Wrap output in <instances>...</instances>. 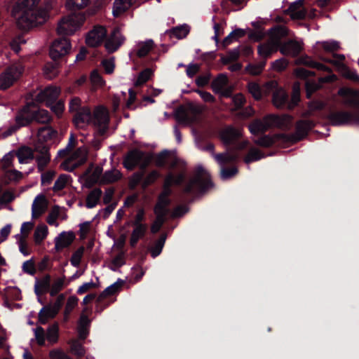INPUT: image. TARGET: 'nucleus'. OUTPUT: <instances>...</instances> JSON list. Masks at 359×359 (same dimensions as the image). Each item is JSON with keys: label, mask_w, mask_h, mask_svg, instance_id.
Segmentation results:
<instances>
[{"label": "nucleus", "mask_w": 359, "mask_h": 359, "mask_svg": "<svg viewBox=\"0 0 359 359\" xmlns=\"http://www.w3.org/2000/svg\"><path fill=\"white\" fill-rule=\"evenodd\" d=\"M153 74V71L151 69H146L142 72L140 73L137 81H135V85H142L147 82Z\"/></svg>", "instance_id": "63"}, {"label": "nucleus", "mask_w": 359, "mask_h": 359, "mask_svg": "<svg viewBox=\"0 0 359 359\" xmlns=\"http://www.w3.org/2000/svg\"><path fill=\"white\" fill-rule=\"evenodd\" d=\"M16 156L20 163L27 164L34 158L35 153L30 148L23 147L18 150Z\"/></svg>", "instance_id": "31"}, {"label": "nucleus", "mask_w": 359, "mask_h": 359, "mask_svg": "<svg viewBox=\"0 0 359 359\" xmlns=\"http://www.w3.org/2000/svg\"><path fill=\"white\" fill-rule=\"evenodd\" d=\"M72 177L69 175L62 174L60 175L53 187V189L54 191H59L63 189L67 185L71 184Z\"/></svg>", "instance_id": "42"}, {"label": "nucleus", "mask_w": 359, "mask_h": 359, "mask_svg": "<svg viewBox=\"0 0 359 359\" xmlns=\"http://www.w3.org/2000/svg\"><path fill=\"white\" fill-rule=\"evenodd\" d=\"M241 134L242 130L241 129L229 126L221 132L220 137L224 144H229L240 137Z\"/></svg>", "instance_id": "27"}, {"label": "nucleus", "mask_w": 359, "mask_h": 359, "mask_svg": "<svg viewBox=\"0 0 359 359\" xmlns=\"http://www.w3.org/2000/svg\"><path fill=\"white\" fill-rule=\"evenodd\" d=\"M50 359H72L64 351L60 348H55L49 352Z\"/></svg>", "instance_id": "64"}, {"label": "nucleus", "mask_w": 359, "mask_h": 359, "mask_svg": "<svg viewBox=\"0 0 359 359\" xmlns=\"http://www.w3.org/2000/svg\"><path fill=\"white\" fill-rule=\"evenodd\" d=\"M329 120L333 126L359 125V111H341L331 114Z\"/></svg>", "instance_id": "11"}, {"label": "nucleus", "mask_w": 359, "mask_h": 359, "mask_svg": "<svg viewBox=\"0 0 359 359\" xmlns=\"http://www.w3.org/2000/svg\"><path fill=\"white\" fill-rule=\"evenodd\" d=\"M122 177L121 172L116 169L105 171L102 177V184H109L119 180Z\"/></svg>", "instance_id": "37"}, {"label": "nucleus", "mask_w": 359, "mask_h": 359, "mask_svg": "<svg viewBox=\"0 0 359 359\" xmlns=\"http://www.w3.org/2000/svg\"><path fill=\"white\" fill-rule=\"evenodd\" d=\"M69 110L73 114L74 123L79 128L92 125L100 135H103L108 129L109 112L103 106L97 107L92 114L88 106L82 105L79 97H74L69 102Z\"/></svg>", "instance_id": "1"}, {"label": "nucleus", "mask_w": 359, "mask_h": 359, "mask_svg": "<svg viewBox=\"0 0 359 359\" xmlns=\"http://www.w3.org/2000/svg\"><path fill=\"white\" fill-rule=\"evenodd\" d=\"M135 228L132 231L131 237H130V245L134 246L136 245L137 241L143 237L144 235L147 226V224H138L134 225Z\"/></svg>", "instance_id": "38"}, {"label": "nucleus", "mask_w": 359, "mask_h": 359, "mask_svg": "<svg viewBox=\"0 0 359 359\" xmlns=\"http://www.w3.org/2000/svg\"><path fill=\"white\" fill-rule=\"evenodd\" d=\"M90 325V320L85 315H81L79 322L78 332L81 339H84L88 334V327Z\"/></svg>", "instance_id": "39"}, {"label": "nucleus", "mask_w": 359, "mask_h": 359, "mask_svg": "<svg viewBox=\"0 0 359 359\" xmlns=\"http://www.w3.org/2000/svg\"><path fill=\"white\" fill-rule=\"evenodd\" d=\"M104 48L108 53L116 51L125 42L126 37L118 27L113 29L109 36H106Z\"/></svg>", "instance_id": "14"}, {"label": "nucleus", "mask_w": 359, "mask_h": 359, "mask_svg": "<svg viewBox=\"0 0 359 359\" xmlns=\"http://www.w3.org/2000/svg\"><path fill=\"white\" fill-rule=\"evenodd\" d=\"M35 152L37 153V154H35L34 158H36L38 168L40 171H42L50 161L49 150L46 147H42L36 149Z\"/></svg>", "instance_id": "28"}, {"label": "nucleus", "mask_w": 359, "mask_h": 359, "mask_svg": "<svg viewBox=\"0 0 359 359\" xmlns=\"http://www.w3.org/2000/svg\"><path fill=\"white\" fill-rule=\"evenodd\" d=\"M106 36L107 29L104 27L100 25L95 26L88 33L86 38V41L88 46L91 47H96L100 46L103 42V40L106 38Z\"/></svg>", "instance_id": "20"}, {"label": "nucleus", "mask_w": 359, "mask_h": 359, "mask_svg": "<svg viewBox=\"0 0 359 359\" xmlns=\"http://www.w3.org/2000/svg\"><path fill=\"white\" fill-rule=\"evenodd\" d=\"M300 100V85L299 83H295L293 86V92L291 100L288 102L287 107L291 109L294 108Z\"/></svg>", "instance_id": "49"}, {"label": "nucleus", "mask_w": 359, "mask_h": 359, "mask_svg": "<svg viewBox=\"0 0 359 359\" xmlns=\"http://www.w3.org/2000/svg\"><path fill=\"white\" fill-rule=\"evenodd\" d=\"M72 45L68 39L62 38L54 41L50 48V56L55 60L67 54L71 50Z\"/></svg>", "instance_id": "17"}, {"label": "nucleus", "mask_w": 359, "mask_h": 359, "mask_svg": "<svg viewBox=\"0 0 359 359\" xmlns=\"http://www.w3.org/2000/svg\"><path fill=\"white\" fill-rule=\"evenodd\" d=\"M327 62L334 65L344 77L359 82V76L355 70L349 69L343 62H337L331 60H327Z\"/></svg>", "instance_id": "29"}, {"label": "nucleus", "mask_w": 359, "mask_h": 359, "mask_svg": "<svg viewBox=\"0 0 359 359\" xmlns=\"http://www.w3.org/2000/svg\"><path fill=\"white\" fill-rule=\"evenodd\" d=\"M133 0H115L112 13L114 17H118L127 11L132 5Z\"/></svg>", "instance_id": "35"}, {"label": "nucleus", "mask_w": 359, "mask_h": 359, "mask_svg": "<svg viewBox=\"0 0 359 359\" xmlns=\"http://www.w3.org/2000/svg\"><path fill=\"white\" fill-rule=\"evenodd\" d=\"M313 126V122L310 121H301L297 123L296 132H295V140H299L306 136L307 132Z\"/></svg>", "instance_id": "34"}, {"label": "nucleus", "mask_w": 359, "mask_h": 359, "mask_svg": "<svg viewBox=\"0 0 359 359\" xmlns=\"http://www.w3.org/2000/svg\"><path fill=\"white\" fill-rule=\"evenodd\" d=\"M336 76L334 74H330L329 76L321 77L318 81H309L306 83V96L309 98L312 93L319 89L323 83L331 82L336 80Z\"/></svg>", "instance_id": "24"}, {"label": "nucleus", "mask_w": 359, "mask_h": 359, "mask_svg": "<svg viewBox=\"0 0 359 359\" xmlns=\"http://www.w3.org/2000/svg\"><path fill=\"white\" fill-rule=\"evenodd\" d=\"M47 208V201L43 194L36 196L32 206V217L36 218L41 215Z\"/></svg>", "instance_id": "25"}, {"label": "nucleus", "mask_w": 359, "mask_h": 359, "mask_svg": "<svg viewBox=\"0 0 359 359\" xmlns=\"http://www.w3.org/2000/svg\"><path fill=\"white\" fill-rule=\"evenodd\" d=\"M102 191L100 188H95L90 191L86 197V206L88 209L95 208L101 198Z\"/></svg>", "instance_id": "33"}, {"label": "nucleus", "mask_w": 359, "mask_h": 359, "mask_svg": "<svg viewBox=\"0 0 359 359\" xmlns=\"http://www.w3.org/2000/svg\"><path fill=\"white\" fill-rule=\"evenodd\" d=\"M212 156L222 168H224L225 164L234 161L238 155L235 151H227L223 154H212Z\"/></svg>", "instance_id": "30"}, {"label": "nucleus", "mask_w": 359, "mask_h": 359, "mask_svg": "<svg viewBox=\"0 0 359 359\" xmlns=\"http://www.w3.org/2000/svg\"><path fill=\"white\" fill-rule=\"evenodd\" d=\"M58 72V67L55 62L47 63L43 68V73L48 79L55 77Z\"/></svg>", "instance_id": "50"}, {"label": "nucleus", "mask_w": 359, "mask_h": 359, "mask_svg": "<svg viewBox=\"0 0 359 359\" xmlns=\"http://www.w3.org/2000/svg\"><path fill=\"white\" fill-rule=\"evenodd\" d=\"M302 49L301 41L290 40L283 44L280 43V51L285 55L296 56Z\"/></svg>", "instance_id": "23"}, {"label": "nucleus", "mask_w": 359, "mask_h": 359, "mask_svg": "<svg viewBox=\"0 0 359 359\" xmlns=\"http://www.w3.org/2000/svg\"><path fill=\"white\" fill-rule=\"evenodd\" d=\"M46 339L50 344H56L59 339V326L54 323L49 326L46 332Z\"/></svg>", "instance_id": "41"}, {"label": "nucleus", "mask_w": 359, "mask_h": 359, "mask_svg": "<svg viewBox=\"0 0 359 359\" xmlns=\"http://www.w3.org/2000/svg\"><path fill=\"white\" fill-rule=\"evenodd\" d=\"M65 285V277H61L55 280L50 288V294L51 296L56 295Z\"/></svg>", "instance_id": "55"}, {"label": "nucleus", "mask_w": 359, "mask_h": 359, "mask_svg": "<svg viewBox=\"0 0 359 359\" xmlns=\"http://www.w3.org/2000/svg\"><path fill=\"white\" fill-rule=\"evenodd\" d=\"M153 158L151 153L144 152L139 149L130 151L124 157L123 165L129 170L135 167L139 166L141 169H144L149 165Z\"/></svg>", "instance_id": "7"}, {"label": "nucleus", "mask_w": 359, "mask_h": 359, "mask_svg": "<svg viewBox=\"0 0 359 359\" xmlns=\"http://www.w3.org/2000/svg\"><path fill=\"white\" fill-rule=\"evenodd\" d=\"M338 94L342 98L344 105L354 109L359 108V90L344 87L339 90ZM356 111H359L357 109Z\"/></svg>", "instance_id": "18"}, {"label": "nucleus", "mask_w": 359, "mask_h": 359, "mask_svg": "<svg viewBox=\"0 0 359 359\" xmlns=\"http://www.w3.org/2000/svg\"><path fill=\"white\" fill-rule=\"evenodd\" d=\"M228 83V78L225 74H219L215 79L213 80L211 84V88L215 93H219L222 96L228 97L229 93L227 91H223V89Z\"/></svg>", "instance_id": "26"}, {"label": "nucleus", "mask_w": 359, "mask_h": 359, "mask_svg": "<svg viewBox=\"0 0 359 359\" xmlns=\"http://www.w3.org/2000/svg\"><path fill=\"white\" fill-rule=\"evenodd\" d=\"M265 88L270 92L273 90L272 102L276 108H283L287 104L288 95L285 90L282 88L278 87V83L275 81H271L265 84Z\"/></svg>", "instance_id": "15"}, {"label": "nucleus", "mask_w": 359, "mask_h": 359, "mask_svg": "<svg viewBox=\"0 0 359 359\" xmlns=\"http://www.w3.org/2000/svg\"><path fill=\"white\" fill-rule=\"evenodd\" d=\"M297 63L303 64L308 67L315 68L318 70L330 72V69L325 66V65L316 62L308 57L300 58L299 60H298Z\"/></svg>", "instance_id": "40"}, {"label": "nucleus", "mask_w": 359, "mask_h": 359, "mask_svg": "<svg viewBox=\"0 0 359 359\" xmlns=\"http://www.w3.org/2000/svg\"><path fill=\"white\" fill-rule=\"evenodd\" d=\"M57 135L56 130L50 126H46L40 128L38 131V137L43 141H48Z\"/></svg>", "instance_id": "44"}, {"label": "nucleus", "mask_w": 359, "mask_h": 359, "mask_svg": "<svg viewBox=\"0 0 359 359\" xmlns=\"http://www.w3.org/2000/svg\"><path fill=\"white\" fill-rule=\"evenodd\" d=\"M34 118L39 123H47L50 121V115L46 109H39L34 114Z\"/></svg>", "instance_id": "59"}, {"label": "nucleus", "mask_w": 359, "mask_h": 359, "mask_svg": "<svg viewBox=\"0 0 359 359\" xmlns=\"http://www.w3.org/2000/svg\"><path fill=\"white\" fill-rule=\"evenodd\" d=\"M189 32V27L184 25L182 26L176 27L172 29L170 32V36H174L178 39L184 38Z\"/></svg>", "instance_id": "52"}, {"label": "nucleus", "mask_w": 359, "mask_h": 359, "mask_svg": "<svg viewBox=\"0 0 359 359\" xmlns=\"http://www.w3.org/2000/svg\"><path fill=\"white\" fill-rule=\"evenodd\" d=\"M41 0H18L11 10V16L17 26L22 29L43 24L48 18L47 10L50 8L46 5L45 9H37Z\"/></svg>", "instance_id": "2"}, {"label": "nucleus", "mask_w": 359, "mask_h": 359, "mask_svg": "<svg viewBox=\"0 0 359 359\" xmlns=\"http://www.w3.org/2000/svg\"><path fill=\"white\" fill-rule=\"evenodd\" d=\"M74 233L69 231H62L55 238V249L56 251H61L64 248H68L74 241Z\"/></svg>", "instance_id": "21"}, {"label": "nucleus", "mask_w": 359, "mask_h": 359, "mask_svg": "<svg viewBox=\"0 0 359 359\" xmlns=\"http://www.w3.org/2000/svg\"><path fill=\"white\" fill-rule=\"evenodd\" d=\"M245 32L242 29H236L232 31L223 41L224 46H228L233 41L238 40L239 38L243 36Z\"/></svg>", "instance_id": "53"}, {"label": "nucleus", "mask_w": 359, "mask_h": 359, "mask_svg": "<svg viewBox=\"0 0 359 359\" xmlns=\"http://www.w3.org/2000/svg\"><path fill=\"white\" fill-rule=\"evenodd\" d=\"M154 161L157 166H163L166 163H170L172 170L168 174L173 173V180H176L180 174H183L184 179L185 178L186 163L184 161L178 158L174 151L163 150L155 156Z\"/></svg>", "instance_id": "6"}, {"label": "nucleus", "mask_w": 359, "mask_h": 359, "mask_svg": "<svg viewBox=\"0 0 359 359\" xmlns=\"http://www.w3.org/2000/svg\"><path fill=\"white\" fill-rule=\"evenodd\" d=\"M84 252V248L80 247L72 255L70 262L72 266L78 267L81 263V258Z\"/></svg>", "instance_id": "62"}, {"label": "nucleus", "mask_w": 359, "mask_h": 359, "mask_svg": "<svg viewBox=\"0 0 359 359\" xmlns=\"http://www.w3.org/2000/svg\"><path fill=\"white\" fill-rule=\"evenodd\" d=\"M34 334V339H32V341L34 340L36 341L38 345L44 346L46 344V335L44 329L38 326L33 330Z\"/></svg>", "instance_id": "51"}, {"label": "nucleus", "mask_w": 359, "mask_h": 359, "mask_svg": "<svg viewBox=\"0 0 359 359\" xmlns=\"http://www.w3.org/2000/svg\"><path fill=\"white\" fill-rule=\"evenodd\" d=\"M22 177V173L17 170H7L4 173V179L6 182H16Z\"/></svg>", "instance_id": "57"}, {"label": "nucleus", "mask_w": 359, "mask_h": 359, "mask_svg": "<svg viewBox=\"0 0 359 359\" xmlns=\"http://www.w3.org/2000/svg\"><path fill=\"white\" fill-rule=\"evenodd\" d=\"M292 121L291 116L283 115L281 116L270 114L262 120H256L249 126V130L253 135L264 133L272 127L286 128Z\"/></svg>", "instance_id": "4"}, {"label": "nucleus", "mask_w": 359, "mask_h": 359, "mask_svg": "<svg viewBox=\"0 0 359 359\" xmlns=\"http://www.w3.org/2000/svg\"><path fill=\"white\" fill-rule=\"evenodd\" d=\"M317 44L320 45L323 50L327 53H332L340 48L339 43L334 40L318 41Z\"/></svg>", "instance_id": "54"}, {"label": "nucleus", "mask_w": 359, "mask_h": 359, "mask_svg": "<svg viewBox=\"0 0 359 359\" xmlns=\"http://www.w3.org/2000/svg\"><path fill=\"white\" fill-rule=\"evenodd\" d=\"M50 287V277L46 276L41 281H36L34 285V292L37 296H39L41 292L48 291Z\"/></svg>", "instance_id": "47"}, {"label": "nucleus", "mask_w": 359, "mask_h": 359, "mask_svg": "<svg viewBox=\"0 0 359 359\" xmlns=\"http://www.w3.org/2000/svg\"><path fill=\"white\" fill-rule=\"evenodd\" d=\"M287 34V29L284 26H277L270 30L269 39L258 46V54L266 58L280 49V41Z\"/></svg>", "instance_id": "5"}, {"label": "nucleus", "mask_w": 359, "mask_h": 359, "mask_svg": "<svg viewBox=\"0 0 359 359\" xmlns=\"http://www.w3.org/2000/svg\"><path fill=\"white\" fill-rule=\"evenodd\" d=\"M87 157V149L86 147H79L62 164L61 168L66 171L72 172L76 168L83 163Z\"/></svg>", "instance_id": "13"}, {"label": "nucleus", "mask_w": 359, "mask_h": 359, "mask_svg": "<svg viewBox=\"0 0 359 359\" xmlns=\"http://www.w3.org/2000/svg\"><path fill=\"white\" fill-rule=\"evenodd\" d=\"M57 313L50 305L44 306L39 313V321L41 324H46L49 318H54Z\"/></svg>", "instance_id": "36"}, {"label": "nucleus", "mask_w": 359, "mask_h": 359, "mask_svg": "<svg viewBox=\"0 0 359 359\" xmlns=\"http://www.w3.org/2000/svg\"><path fill=\"white\" fill-rule=\"evenodd\" d=\"M61 89L55 86H49L41 90L36 96V101L45 102L47 106H50L58 97Z\"/></svg>", "instance_id": "19"}, {"label": "nucleus", "mask_w": 359, "mask_h": 359, "mask_svg": "<svg viewBox=\"0 0 359 359\" xmlns=\"http://www.w3.org/2000/svg\"><path fill=\"white\" fill-rule=\"evenodd\" d=\"M48 235V227L43 224L36 227L34 231V238L36 243H41Z\"/></svg>", "instance_id": "48"}, {"label": "nucleus", "mask_w": 359, "mask_h": 359, "mask_svg": "<svg viewBox=\"0 0 359 359\" xmlns=\"http://www.w3.org/2000/svg\"><path fill=\"white\" fill-rule=\"evenodd\" d=\"M204 109L203 105L191 103L187 106L185 110L179 109L175 113V117L180 123L189 124L195 121L197 116L201 114Z\"/></svg>", "instance_id": "10"}, {"label": "nucleus", "mask_w": 359, "mask_h": 359, "mask_svg": "<svg viewBox=\"0 0 359 359\" xmlns=\"http://www.w3.org/2000/svg\"><path fill=\"white\" fill-rule=\"evenodd\" d=\"M166 236H162L155 243L154 246L151 248V255L154 258L158 256L164 246L165 242Z\"/></svg>", "instance_id": "58"}, {"label": "nucleus", "mask_w": 359, "mask_h": 359, "mask_svg": "<svg viewBox=\"0 0 359 359\" xmlns=\"http://www.w3.org/2000/svg\"><path fill=\"white\" fill-rule=\"evenodd\" d=\"M153 45L154 42L152 40L139 42L137 44V55L139 57L145 56L153 48Z\"/></svg>", "instance_id": "45"}, {"label": "nucleus", "mask_w": 359, "mask_h": 359, "mask_svg": "<svg viewBox=\"0 0 359 359\" xmlns=\"http://www.w3.org/2000/svg\"><path fill=\"white\" fill-rule=\"evenodd\" d=\"M248 89L249 93L257 100H260L264 95H266L270 93V88L267 90L265 88V85L261 88L257 83L255 82L249 83L248 85Z\"/></svg>", "instance_id": "32"}, {"label": "nucleus", "mask_w": 359, "mask_h": 359, "mask_svg": "<svg viewBox=\"0 0 359 359\" xmlns=\"http://www.w3.org/2000/svg\"><path fill=\"white\" fill-rule=\"evenodd\" d=\"M90 0H67L65 6L67 9L76 11L86 7Z\"/></svg>", "instance_id": "46"}, {"label": "nucleus", "mask_w": 359, "mask_h": 359, "mask_svg": "<svg viewBox=\"0 0 359 359\" xmlns=\"http://www.w3.org/2000/svg\"><path fill=\"white\" fill-rule=\"evenodd\" d=\"M173 173L168 174L165 177L163 190L160 194L158 202L154 207V213L156 217L165 218L169 212L168 205L170 203L169 195L171 193L170 187L172 185H177L182 183L184 180V175L180 174L176 180H173Z\"/></svg>", "instance_id": "3"}, {"label": "nucleus", "mask_w": 359, "mask_h": 359, "mask_svg": "<svg viewBox=\"0 0 359 359\" xmlns=\"http://www.w3.org/2000/svg\"><path fill=\"white\" fill-rule=\"evenodd\" d=\"M83 21L84 16L81 14L67 15L59 21L57 32L62 36L72 35L80 29Z\"/></svg>", "instance_id": "8"}, {"label": "nucleus", "mask_w": 359, "mask_h": 359, "mask_svg": "<svg viewBox=\"0 0 359 359\" xmlns=\"http://www.w3.org/2000/svg\"><path fill=\"white\" fill-rule=\"evenodd\" d=\"M279 135H264L255 140V143L264 147H269L273 145L279 138Z\"/></svg>", "instance_id": "43"}, {"label": "nucleus", "mask_w": 359, "mask_h": 359, "mask_svg": "<svg viewBox=\"0 0 359 359\" xmlns=\"http://www.w3.org/2000/svg\"><path fill=\"white\" fill-rule=\"evenodd\" d=\"M79 302V299L76 296H71L68 298L65 311V319L67 320L69 313L73 311V309L77 306Z\"/></svg>", "instance_id": "56"}, {"label": "nucleus", "mask_w": 359, "mask_h": 359, "mask_svg": "<svg viewBox=\"0 0 359 359\" xmlns=\"http://www.w3.org/2000/svg\"><path fill=\"white\" fill-rule=\"evenodd\" d=\"M102 167L100 165H91L80 177V180L84 182L86 187H90L95 183L102 184Z\"/></svg>", "instance_id": "16"}, {"label": "nucleus", "mask_w": 359, "mask_h": 359, "mask_svg": "<svg viewBox=\"0 0 359 359\" xmlns=\"http://www.w3.org/2000/svg\"><path fill=\"white\" fill-rule=\"evenodd\" d=\"M264 154H262L259 150L257 149H252L249 151L247 156L245 158V162L246 163H249L252 161H258L264 157Z\"/></svg>", "instance_id": "61"}, {"label": "nucleus", "mask_w": 359, "mask_h": 359, "mask_svg": "<svg viewBox=\"0 0 359 359\" xmlns=\"http://www.w3.org/2000/svg\"><path fill=\"white\" fill-rule=\"evenodd\" d=\"M304 0H296L292 2L287 12L293 20H301L305 18L306 10L304 6Z\"/></svg>", "instance_id": "22"}, {"label": "nucleus", "mask_w": 359, "mask_h": 359, "mask_svg": "<svg viewBox=\"0 0 359 359\" xmlns=\"http://www.w3.org/2000/svg\"><path fill=\"white\" fill-rule=\"evenodd\" d=\"M24 66L20 62L14 63L0 74V90L11 87L23 74Z\"/></svg>", "instance_id": "9"}, {"label": "nucleus", "mask_w": 359, "mask_h": 359, "mask_svg": "<svg viewBox=\"0 0 359 359\" xmlns=\"http://www.w3.org/2000/svg\"><path fill=\"white\" fill-rule=\"evenodd\" d=\"M60 209L59 206L56 205V206L53 207V209L51 210V211L50 212L49 215L47 217V219H46L47 222L50 225H55V226H57L58 225V224L56 222V220L60 215Z\"/></svg>", "instance_id": "60"}, {"label": "nucleus", "mask_w": 359, "mask_h": 359, "mask_svg": "<svg viewBox=\"0 0 359 359\" xmlns=\"http://www.w3.org/2000/svg\"><path fill=\"white\" fill-rule=\"evenodd\" d=\"M195 185H197L202 189H206L212 186L210 175L202 165L197 166L195 177L190 180L185 188V191H190Z\"/></svg>", "instance_id": "12"}]
</instances>
